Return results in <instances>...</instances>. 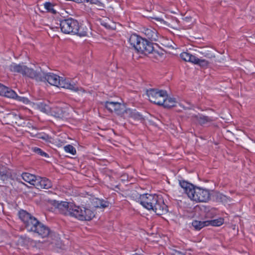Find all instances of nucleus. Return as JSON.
Returning <instances> with one entry per match:
<instances>
[{"label":"nucleus","instance_id":"nucleus-1","mask_svg":"<svg viewBox=\"0 0 255 255\" xmlns=\"http://www.w3.org/2000/svg\"><path fill=\"white\" fill-rule=\"evenodd\" d=\"M138 202L143 207L148 210H153L157 215H162L168 212V206L163 199L156 194L140 195Z\"/></svg>","mask_w":255,"mask_h":255},{"label":"nucleus","instance_id":"nucleus-2","mask_svg":"<svg viewBox=\"0 0 255 255\" xmlns=\"http://www.w3.org/2000/svg\"><path fill=\"white\" fill-rule=\"evenodd\" d=\"M41 79H36L40 81H47L51 85L55 86L58 87H61L74 92L80 91H84L81 87H78L77 85L72 81L68 79H64L53 73H49L47 74L38 73Z\"/></svg>","mask_w":255,"mask_h":255},{"label":"nucleus","instance_id":"nucleus-3","mask_svg":"<svg viewBox=\"0 0 255 255\" xmlns=\"http://www.w3.org/2000/svg\"><path fill=\"white\" fill-rule=\"evenodd\" d=\"M60 25L61 31L63 33L66 34L73 33L80 36L87 35L86 31H80V26L78 21L72 18L60 20Z\"/></svg>","mask_w":255,"mask_h":255},{"label":"nucleus","instance_id":"nucleus-4","mask_svg":"<svg viewBox=\"0 0 255 255\" xmlns=\"http://www.w3.org/2000/svg\"><path fill=\"white\" fill-rule=\"evenodd\" d=\"M32 232L36 234L42 239H48L50 238L51 240L49 241L51 244H53L55 241H57L59 239L58 235L52 232L48 226L44 225L41 222H40L38 225L34 228Z\"/></svg>","mask_w":255,"mask_h":255},{"label":"nucleus","instance_id":"nucleus-5","mask_svg":"<svg viewBox=\"0 0 255 255\" xmlns=\"http://www.w3.org/2000/svg\"><path fill=\"white\" fill-rule=\"evenodd\" d=\"M18 216L20 219L23 223L25 228L28 232H32L34 228L40 222L35 217L23 210H21L19 211Z\"/></svg>","mask_w":255,"mask_h":255},{"label":"nucleus","instance_id":"nucleus-6","mask_svg":"<svg viewBox=\"0 0 255 255\" xmlns=\"http://www.w3.org/2000/svg\"><path fill=\"white\" fill-rule=\"evenodd\" d=\"M72 211H73L72 217L81 221H90L95 217L94 212L88 207L75 205L74 208L72 209Z\"/></svg>","mask_w":255,"mask_h":255},{"label":"nucleus","instance_id":"nucleus-7","mask_svg":"<svg viewBox=\"0 0 255 255\" xmlns=\"http://www.w3.org/2000/svg\"><path fill=\"white\" fill-rule=\"evenodd\" d=\"M10 69L13 72L21 73L23 75L26 76L31 78L41 79L38 73L33 69L28 68L27 66L21 64L13 63L10 66Z\"/></svg>","mask_w":255,"mask_h":255},{"label":"nucleus","instance_id":"nucleus-8","mask_svg":"<svg viewBox=\"0 0 255 255\" xmlns=\"http://www.w3.org/2000/svg\"><path fill=\"white\" fill-rule=\"evenodd\" d=\"M48 203L53 206L60 213L66 216L72 217L73 211L72 209L74 208L75 205L67 202H59L56 200H48Z\"/></svg>","mask_w":255,"mask_h":255},{"label":"nucleus","instance_id":"nucleus-9","mask_svg":"<svg viewBox=\"0 0 255 255\" xmlns=\"http://www.w3.org/2000/svg\"><path fill=\"white\" fill-rule=\"evenodd\" d=\"M166 92L165 90L150 89L146 91V94L151 102L160 106L166 96Z\"/></svg>","mask_w":255,"mask_h":255},{"label":"nucleus","instance_id":"nucleus-10","mask_svg":"<svg viewBox=\"0 0 255 255\" xmlns=\"http://www.w3.org/2000/svg\"><path fill=\"white\" fill-rule=\"evenodd\" d=\"M191 200L199 202H206L210 199V194L209 190L199 187H194L192 193H189Z\"/></svg>","mask_w":255,"mask_h":255},{"label":"nucleus","instance_id":"nucleus-11","mask_svg":"<svg viewBox=\"0 0 255 255\" xmlns=\"http://www.w3.org/2000/svg\"><path fill=\"white\" fill-rule=\"evenodd\" d=\"M145 39L146 38H142L136 34H132L129 39V42L135 50L141 53L142 50H144L143 47Z\"/></svg>","mask_w":255,"mask_h":255},{"label":"nucleus","instance_id":"nucleus-12","mask_svg":"<svg viewBox=\"0 0 255 255\" xmlns=\"http://www.w3.org/2000/svg\"><path fill=\"white\" fill-rule=\"evenodd\" d=\"M105 106L110 112H114L118 115H122L125 110V105L119 102L107 101Z\"/></svg>","mask_w":255,"mask_h":255},{"label":"nucleus","instance_id":"nucleus-13","mask_svg":"<svg viewBox=\"0 0 255 255\" xmlns=\"http://www.w3.org/2000/svg\"><path fill=\"white\" fill-rule=\"evenodd\" d=\"M109 204V203L108 202L96 198H89L86 201L87 207L91 209L98 208H105L108 207Z\"/></svg>","mask_w":255,"mask_h":255},{"label":"nucleus","instance_id":"nucleus-14","mask_svg":"<svg viewBox=\"0 0 255 255\" xmlns=\"http://www.w3.org/2000/svg\"><path fill=\"white\" fill-rule=\"evenodd\" d=\"M35 187L38 189H48L52 187V184L50 180L46 178L37 177Z\"/></svg>","mask_w":255,"mask_h":255},{"label":"nucleus","instance_id":"nucleus-15","mask_svg":"<svg viewBox=\"0 0 255 255\" xmlns=\"http://www.w3.org/2000/svg\"><path fill=\"white\" fill-rule=\"evenodd\" d=\"M191 120L193 122L198 124L201 126H203L213 121L212 118L201 114L192 116Z\"/></svg>","mask_w":255,"mask_h":255},{"label":"nucleus","instance_id":"nucleus-16","mask_svg":"<svg viewBox=\"0 0 255 255\" xmlns=\"http://www.w3.org/2000/svg\"><path fill=\"white\" fill-rule=\"evenodd\" d=\"M145 44H144V50H142L141 53L144 54L145 55H147L150 53H153L154 54L155 56H157L156 55H158L160 57H162L163 55V53H159L158 52L155 51L154 50V48L153 47V43L151 42L148 41L146 39H145Z\"/></svg>","mask_w":255,"mask_h":255},{"label":"nucleus","instance_id":"nucleus-17","mask_svg":"<svg viewBox=\"0 0 255 255\" xmlns=\"http://www.w3.org/2000/svg\"><path fill=\"white\" fill-rule=\"evenodd\" d=\"M143 33L146 38L148 39L151 41H156L158 40V32L154 28L152 27L146 28L144 30Z\"/></svg>","mask_w":255,"mask_h":255},{"label":"nucleus","instance_id":"nucleus-18","mask_svg":"<svg viewBox=\"0 0 255 255\" xmlns=\"http://www.w3.org/2000/svg\"><path fill=\"white\" fill-rule=\"evenodd\" d=\"M0 95L7 98H13L16 96V93L11 89L0 83Z\"/></svg>","mask_w":255,"mask_h":255},{"label":"nucleus","instance_id":"nucleus-19","mask_svg":"<svg viewBox=\"0 0 255 255\" xmlns=\"http://www.w3.org/2000/svg\"><path fill=\"white\" fill-rule=\"evenodd\" d=\"M179 22L180 25L184 29L191 28L193 24V21L192 17L191 16L182 17Z\"/></svg>","mask_w":255,"mask_h":255},{"label":"nucleus","instance_id":"nucleus-20","mask_svg":"<svg viewBox=\"0 0 255 255\" xmlns=\"http://www.w3.org/2000/svg\"><path fill=\"white\" fill-rule=\"evenodd\" d=\"M179 184L181 187L183 189L184 192L189 197L190 196L189 193H192L194 188L193 185L184 180H180Z\"/></svg>","mask_w":255,"mask_h":255},{"label":"nucleus","instance_id":"nucleus-21","mask_svg":"<svg viewBox=\"0 0 255 255\" xmlns=\"http://www.w3.org/2000/svg\"><path fill=\"white\" fill-rule=\"evenodd\" d=\"M164 99V101L160 106H162L166 108H170L176 106V102L175 99L168 97L167 93L166 96Z\"/></svg>","mask_w":255,"mask_h":255},{"label":"nucleus","instance_id":"nucleus-22","mask_svg":"<svg viewBox=\"0 0 255 255\" xmlns=\"http://www.w3.org/2000/svg\"><path fill=\"white\" fill-rule=\"evenodd\" d=\"M22 179L26 182L29 183L31 185L35 186L37 177L33 174L29 173H23L21 175Z\"/></svg>","mask_w":255,"mask_h":255},{"label":"nucleus","instance_id":"nucleus-23","mask_svg":"<svg viewBox=\"0 0 255 255\" xmlns=\"http://www.w3.org/2000/svg\"><path fill=\"white\" fill-rule=\"evenodd\" d=\"M15 114L10 113L6 114L1 119L2 123L6 125H14V119Z\"/></svg>","mask_w":255,"mask_h":255},{"label":"nucleus","instance_id":"nucleus-24","mask_svg":"<svg viewBox=\"0 0 255 255\" xmlns=\"http://www.w3.org/2000/svg\"><path fill=\"white\" fill-rule=\"evenodd\" d=\"M11 176V174L9 169L3 166L0 168V179L1 180H7Z\"/></svg>","mask_w":255,"mask_h":255},{"label":"nucleus","instance_id":"nucleus-25","mask_svg":"<svg viewBox=\"0 0 255 255\" xmlns=\"http://www.w3.org/2000/svg\"><path fill=\"white\" fill-rule=\"evenodd\" d=\"M53 115L58 118L62 119L66 116V112L61 107H55L52 110Z\"/></svg>","mask_w":255,"mask_h":255},{"label":"nucleus","instance_id":"nucleus-26","mask_svg":"<svg viewBox=\"0 0 255 255\" xmlns=\"http://www.w3.org/2000/svg\"><path fill=\"white\" fill-rule=\"evenodd\" d=\"M192 225L195 230H200L202 228L209 225V222L208 221H201L195 220L192 222Z\"/></svg>","mask_w":255,"mask_h":255},{"label":"nucleus","instance_id":"nucleus-27","mask_svg":"<svg viewBox=\"0 0 255 255\" xmlns=\"http://www.w3.org/2000/svg\"><path fill=\"white\" fill-rule=\"evenodd\" d=\"M25 124L26 122L25 120L19 116L15 114L14 119V125H15L18 127H24Z\"/></svg>","mask_w":255,"mask_h":255},{"label":"nucleus","instance_id":"nucleus-28","mask_svg":"<svg viewBox=\"0 0 255 255\" xmlns=\"http://www.w3.org/2000/svg\"><path fill=\"white\" fill-rule=\"evenodd\" d=\"M44 7L47 9V11L53 14L56 13V11L54 8V5L50 2H46L44 4Z\"/></svg>","mask_w":255,"mask_h":255},{"label":"nucleus","instance_id":"nucleus-29","mask_svg":"<svg viewBox=\"0 0 255 255\" xmlns=\"http://www.w3.org/2000/svg\"><path fill=\"white\" fill-rule=\"evenodd\" d=\"M111 24H114L110 20V19H106L101 21V24L107 29H114L115 25H112Z\"/></svg>","mask_w":255,"mask_h":255},{"label":"nucleus","instance_id":"nucleus-30","mask_svg":"<svg viewBox=\"0 0 255 255\" xmlns=\"http://www.w3.org/2000/svg\"><path fill=\"white\" fill-rule=\"evenodd\" d=\"M216 199L218 201L223 203H227L228 200L231 201L230 199L221 193H219L217 195Z\"/></svg>","mask_w":255,"mask_h":255},{"label":"nucleus","instance_id":"nucleus-31","mask_svg":"<svg viewBox=\"0 0 255 255\" xmlns=\"http://www.w3.org/2000/svg\"><path fill=\"white\" fill-rule=\"evenodd\" d=\"M133 112V111L130 109H126V106H125V110L123 114L121 116H123L125 118H131Z\"/></svg>","mask_w":255,"mask_h":255},{"label":"nucleus","instance_id":"nucleus-32","mask_svg":"<svg viewBox=\"0 0 255 255\" xmlns=\"http://www.w3.org/2000/svg\"><path fill=\"white\" fill-rule=\"evenodd\" d=\"M64 149L67 152L71 153L72 155H75L76 153V150L75 148L72 145L68 144L64 147Z\"/></svg>","mask_w":255,"mask_h":255},{"label":"nucleus","instance_id":"nucleus-33","mask_svg":"<svg viewBox=\"0 0 255 255\" xmlns=\"http://www.w3.org/2000/svg\"><path fill=\"white\" fill-rule=\"evenodd\" d=\"M12 99H16V100L22 102V103L24 104H27L29 103V101L28 99L25 97H22L17 96V95L16 94V96L12 98Z\"/></svg>","mask_w":255,"mask_h":255},{"label":"nucleus","instance_id":"nucleus-34","mask_svg":"<svg viewBox=\"0 0 255 255\" xmlns=\"http://www.w3.org/2000/svg\"><path fill=\"white\" fill-rule=\"evenodd\" d=\"M131 118L134 120L139 121H142L143 119L142 116L138 113L136 112L135 110L133 111Z\"/></svg>","mask_w":255,"mask_h":255},{"label":"nucleus","instance_id":"nucleus-35","mask_svg":"<svg viewBox=\"0 0 255 255\" xmlns=\"http://www.w3.org/2000/svg\"><path fill=\"white\" fill-rule=\"evenodd\" d=\"M33 151H34L35 153H37V154H39V155H41V156H42L48 157V154H47L46 153H45V152L43 151H42L40 148H38V147H34V148H33Z\"/></svg>","mask_w":255,"mask_h":255},{"label":"nucleus","instance_id":"nucleus-36","mask_svg":"<svg viewBox=\"0 0 255 255\" xmlns=\"http://www.w3.org/2000/svg\"><path fill=\"white\" fill-rule=\"evenodd\" d=\"M190 54H191L187 52H182L180 54V57L183 60L186 62H189V59L190 56Z\"/></svg>","mask_w":255,"mask_h":255},{"label":"nucleus","instance_id":"nucleus-37","mask_svg":"<svg viewBox=\"0 0 255 255\" xmlns=\"http://www.w3.org/2000/svg\"><path fill=\"white\" fill-rule=\"evenodd\" d=\"M208 221L209 222V225L215 226H219L223 224V222L221 220H214Z\"/></svg>","mask_w":255,"mask_h":255},{"label":"nucleus","instance_id":"nucleus-38","mask_svg":"<svg viewBox=\"0 0 255 255\" xmlns=\"http://www.w3.org/2000/svg\"><path fill=\"white\" fill-rule=\"evenodd\" d=\"M209 64V62L208 61L205 60V59H198V60L197 61V62L196 64L199 65L200 66L202 67H206Z\"/></svg>","mask_w":255,"mask_h":255},{"label":"nucleus","instance_id":"nucleus-39","mask_svg":"<svg viewBox=\"0 0 255 255\" xmlns=\"http://www.w3.org/2000/svg\"><path fill=\"white\" fill-rule=\"evenodd\" d=\"M198 59L199 58H197L196 56H195L192 54H190V56L189 59V62H192L193 63L196 64L197 61L198 60Z\"/></svg>","mask_w":255,"mask_h":255},{"label":"nucleus","instance_id":"nucleus-40","mask_svg":"<svg viewBox=\"0 0 255 255\" xmlns=\"http://www.w3.org/2000/svg\"><path fill=\"white\" fill-rule=\"evenodd\" d=\"M187 104L188 106H185L183 104H181V106H182L183 108L184 109H191L193 107V106L190 103H188Z\"/></svg>","mask_w":255,"mask_h":255},{"label":"nucleus","instance_id":"nucleus-41","mask_svg":"<svg viewBox=\"0 0 255 255\" xmlns=\"http://www.w3.org/2000/svg\"><path fill=\"white\" fill-rule=\"evenodd\" d=\"M205 57L208 58H212L213 57H215V55L211 53H207L205 54Z\"/></svg>","mask_w":255,"mask_h":255},{"label":"nucleus","instance_id":"nucleus-42","mask_svg":"<svg viewBox=\"0 0 255 255\" xmlns=\"http://www.w3.org/2000/svg\"><path fill=\"white\" fill-rule=\"evenodd\" d=\"M97 3L98 4L99 9H102L103 7H104L103 3L101 2L97 1Z\"/></svg>","mask_w":255,"mask_h":255},{"label":"nucleus","instance_id":"nucleus-43","mask_svg":"<svg viewBox=\"0 0 255 255\" xmlns=\"http://www.w3.org/2000/svg\"><path fill=\"white\" fill-rule=\"evenodd\" d=\"M81 0V1L78 2V3L83 2H85V1H86V2L90 1V0ZM90 2L92 3H97L96 2L93 1V0H90Z\"/></svg>","mask_w":255,"mask_h":255},{"label":"nucleus","instance_id":"nucleus-44","mask_svg":"<svg viewBox=\"0 0 255 255\" xmlns=\"http://www.w3.org/2000/svg\"><path fill=\"white\" fill-rule=\"evenodd\" d=\"M155 19H156L157 21H161L163 20V19L161 18L160 17H155L154 18Z\"/></svg>","mask_w":255,"mask_h":255},{"label":"nucleus","instance_id":"nucleus-45","mask_svg":"<svg viewBox=\"0 0 255 255\" xmlns=\"http://www.w3.org/2000/svg\"><path fill=\"white\" fill-rule=\"evenodd\" d=\"M25 239H27V240L28 242H30V240H31L30 238H27V239L25 238Z\"/></svg>","mask_w":255,"mask_h":255}]
</instances>
